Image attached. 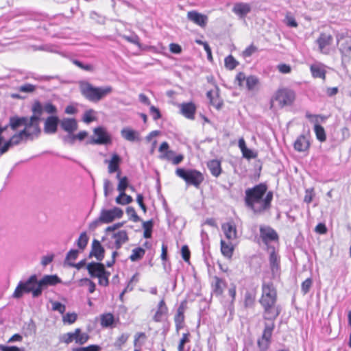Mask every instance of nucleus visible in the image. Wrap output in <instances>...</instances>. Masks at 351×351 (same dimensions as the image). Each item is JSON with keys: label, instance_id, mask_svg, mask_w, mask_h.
I'll return each mask as SVG.
<instances>
[{"label": "nucleus", "instance_id": "f257e3e1", "mask_svg": "<svg viewBox=\"0 0 351 351\" xmlns=\"http://www.w3.org/2000/svg\"><path fill=\"white\" fill-rule=\"evenodd\" d=\"M273 192L267 191V186L261 183L245 190V203L254 214H262L271 208Z\"/></svg>", "mask_w": 351, "mask_h": 351}, {"label": "nucleus", "instance_id": "f03ea898", "mask_svg": "<svg viewBox=\"0 0 351 351\" xmlns=\"http://www.w3.org/2000/svg\"><path fill=\"white\" fill-rule=\"evenodd\" d=\"M277 292L271 282H263L262 295L259 300L264 309L263 317L267 320H274L280 314V308L276 304Z\"/></svg>", "mask_w": 351, "mask_h": 351}, {"label": "nucleus", "instance_id": "7ed1b4c3", "mask_svg": "<svg viewBox=\"0 0 351 351\" xmlns=\"http://www.w3.org/2000/svg\"><path fill=\"white\" fill-rule=\"evenodd\" d=\"M80 90L82 95L88 101L94 103L99 102L112 92L110 86H94L86 81L79 82Z\"/></svg>", "mask_w": 351, "mask_h": 351}, {"label": "nucleus", "instance_id": "20e7f679", "mask_svg": "<svg viewBox=\"0 0 351 351\" xmlns=\"http://www.w3.org/2000/svg\"><path fill=\"white\" fill-rule=\"evenodd\" d=\"M30 293L33 298H38L41 295V290L38 287V280L35 274L30 276L27 280H21L18 283L12 297L19 299L24 294Z\"/></svg>", "mask_w": 351, "mask_h": 351}, {"label": "nucleus", "instance_id": "39448f33", "mask_svg": "<svg viewBox=\"0 0 351 351\" xmlns=\"http://www.w3.org/2000/svg\"><path fill=\"white\" fill-rule=\"evenodd\" d=\"M295 99V93L291 88H278L271 99V108H283L291 106Z\"/></svg>", "mask_w": 351, "mask_h": 351}, {"label": "nucleus", "instance_id": "423d86ee", "mask_svg": "<svg viewBox=\"0 0 351 351\" xmlns=\"http://www.w3.org/2000/svg\"><path fill=\"white\" fill-rule=\"evenodd\" d=\"M176 174L182 178L188 185H193L196 188H199L202 182L204 181L203 174L195 169L185 170L178 168L176 171Z\"/></svg>", "mask_w": 351, "mask_h": 351}, {"label": "nucleus", "instance_id": "0eeeda50", "mask_svg": "<svg viewBox=\"0 0 351 351\" xmlns=\"http://www.w3.org/2000/svg\"><path fill=\"white\" fill-rule=\"evenodd\" d=\"M40 120L39 116L35 115L34 114H33L30 118H27V123L24 125L23 130H21L27 141H32L40 134Z\"/></svg>", "mask_w": 351, "mask_h": 351}, {"label": "nucleus", "instance_id": "6e6552de", "mask_svg": "<svg viewBox=\"0 0 351 351\" xmlns=\"http://www.w3.org/2000/svg\"><path fill=\"white\" fill-rule=\"evenodd\" d=\"M94 136L86 143L92 145H107L112 142L111 136L104 127L95 128L93 130Z\"/></svg>", "mask_w": 351, "mask_h": 351}, {"label": "nucleus", "instance_id": "1a4fd4ad", "mask_svg": "<svg viewBox=\"0 0 351 351\" xmlns=\"http://www.w3.org/2000/svg\"><path fill=\"white\" fill-rule=\"evenodd\" d=\"M275 324L274 322L265 323V327L263 335L260 339H258V346L262 351H265L269 347L271 343V339Z\"/></svg>", "mask_w": 351, "mask_h": 351}, {"label": "nucleus", "instance_id": "9d476101", "mask_svg": "<svg viewBox=\"0 0 351 351\" xmlns=\"http://www.w3.org/2000/svg\"><path fill=\"white\" fill-rule=\"evenodd\" d=\"M123 215V210L118 207L109 210L102 209L99 215V220L102 223H109L116 219L121 218Z\"/></svg>", "mask_w": 351, "mask_h": 351}, {"label": "nucleus", "instance_id": "9b49d317", "mask_svg": "<svg viewBox=\"0 0 351 351\" xmlns=\"http://www.w3.org/2000/svg\"><path fill=\"white\" fill-rule=\"evenodd\" d=\"M129 240L128 233L125 230H119L114 233L111 237L108 247L110 249L119 250Z\"/></svg>", "mask_w": 351, "mask_h": 351}, {"label": "nucleus", "instance_id": "f8f14e48", "mask_svg": "<svg viewBox=\"0 0 351 351\" xmlns=\"http://www.w3.org/2000/svg\"><path fill=\"white\" fill-rule=\"evenodd\" d=\"M32 111L33 114L39 116L40 119L43 111L50 114H54L57 113V108L51 102H47L43 105L39 101H35L32 104Z\"/></svg>", "mask_w": 351, "mask_h": 351}, {"label": "nucleus", "instance_id": "ddd939ff", "mask_svg": "<svg viewBox=\"0 0 351 351\" xmlns=\"http://www.w3.org/2000/svg\"><path fill=\"white\" fill-rule=\"evenodd\" d=\"M332 40L333 38L331 35L321 34L316 41L319 46V51L324 54H328L330 51Z\"/></svg>", "mask_w": 351, "mask_h": 351}, {"label": "nucleus", "instance_id": "4468645a", "mask_svg": "<svg viewBox=\"0 0 351 351\" xmlns=\"http://www.w3.org/2000/svg\"><path fill=\"white\" fill-rule=\"evenodd\" d=\"M187 18L189 21L200 26L201 27H206L208 20L206 15L199 13L195 10L188 12Z\"/></svg>", "mask_w": 351, "mask_h": 351}, {"label": "nucleus", "instance_id": "2eb2a0df", "mask_svg": "<svg viewBox=\"0 0 351 351\" xmlns=\"http://www.w3.org/2000/svg\"><path fill=\"white\" fill-rule=\"evenodd\" d=\"M221 229L228 240L234 241L237 239V227L233 221L223 223Z\"/></svg>", "mask_w": 351, "mask_h": 351}, {"label": "nucleus", "instance_id": "dca6fc26", "mask_svg": "<svg viewBox=\"0 0 351 351\" xmlns=\"http://www.w3.org/2000/svg\"><path fill=\"white\" fill-rule=\"evenodd\" d=\"M86 269L92 278L100 277L106 271L104 265L101 263L91 262L86 265Z\"/></svg>", "mask_w": 351, "mask_h": 351}, {"label": "nucleus", "instance_id": "f3484780", "mask_svg": "<svg viewBox=\"0 0 351 351\" xmlns=\"http://www.w3.org/2000/svg\"><path fill=\"white\" fill-rule=\"evenodd\" d=\"M61 280L56 275H45L38 280V287L41 290L46 289L49 286H55L60 283Z\"/></svg>", "mask_w": 351, "mask_h": 351}, {"label": "nucleus", "instance_id": "a211bd4d", "mask_svg": "<svg viewBox=\"0 0 351 351\" xmlns=\"http://www.w3.org/2000/svg\"><path fill=\"white\" fill-rule=\"evenodd\" d=\"M60 126L64 131L71 134L77 130L78 124L74 118H63L60 121Z\"/></svg>", "mask_w": 351, "mask_h": 351}, {"label": "nucleus", "instance_id": "6ab92c4d", "mask_svg": "<svg viewBox=\"0 0 351 351\" xmlns=\"http://www.w3.org/2000/svg\"><path fill=\"white\" fill-rule=\"evenodd\" d=\"M269 265L272 272L273 278L278 277L280 275V257L274 249L270 252Z\"/></svg>", "mask_w": 351, "mask_h": 351}, {"label": "nucleus", "instance_id": "aec40b11", "mask_svg": "<svg viewBox=\"0 0 351 351\" xmlns=\"http://www.w3.org/2000/svg\"><path fill=\"white\" fill-rule=\"evenodd\" d=\"M181 114L189 119H194L196 106L193 102L182 103L179 106Z\"/></svg>", "mask_w": 351, "mask_h": 351}, {"label": "nucleus", "instance_id": "412c9836", "mask_svg": "<svg viewBox=\"0 0 351 351\" xmlns=\"http://www.w3.org/2000/svg\"><path fill=\"white\" fill-rule=\"evenodd\" d=\"M60 123V121L58 117L56 116H49L48 117L45 121L44 125V132L46 134H54L57 131L58 125Z\"/></svg>", "mask_w": 351, "mask_h": 351}, {"label": "nucleus", "instance_id": "4be33fe9", "mask_svg": "<svg viewBox=\"0 0 351 351\" xmlns=\"http://www.w3.org/2000/svg\"><path fill=\"white\" fill-rule=\"evenodd\" d=\"M121 136L130 142H138L141 141L140 133L130 128L126 127L121 130Z\"/></svg>", "mask_w": 351, "mask_h": 351}, {"label": "nucleus", "instance_id": "5701e85b", "mask_svg": "<svg viewBox=\"0 0 351 351\" xmlns=\"http://www.w3.org/2000/svg\"><path fill=\"white\" fill-rule=\"evenodd\" d=\"M232 12L240 18H244L251 12V6L247 3H237L233 6Z\"/></svg>", "mask_w": 351, "mask_h": 351}, {"label": "nucleus", "instance_id": "b1692460", "mask_svg": "<svg viewBox=\"0 0 351 351\" xmlns=\"http://www.w3.org/2000/svg\"><path fill=\"white\" fill-rule=\"evenodd\" d=\"M261 237L263 241H272L278 239L277 233L274 230L268 226L260 228Z\"/></svg>", "mask_w": 351, "mask_h": 351}, {"label": "nucleus", "instance_id": "393cba45", "mask_svg": "<svg viewBox=\"0 0 351 351\" xmlns=\"http://www.w3.org/2000/svg\"><path fill=\"white\" fill-rule=\"evenodd\" d=\"M121 162V157L117 154H113L110 160H106L105 162L108 164V171L109 173H113L118 171Z\"/></svg>", "mask_w": 351, "mask_h": 351}, {"label": "nucleus", "instance_id": "a878e982", "mask_svg": "<svg viewBox=\"0 0 351 351\" xmlns=\"http://www.w3.org/2000/svg\"><path fill=\"white\" fill-rule=\"evenodd\" d=\"M104 249L100 242L94 239L92 243L90 256H95L98 261H101L104 258Z\"/></svg>", "mask_w": 351, "mask_h": 351}, {"label": "nucleus", "instance_id": "bb28decb", "mask_svg": "<svg viewBox=\"0 0 351 351\" xmlns=\"http://www.w3.org/2000/svg\"><path fill=\"white\" fill-rule=\"evenodd\" d=\"M176 330L177 333L184 328V308L180 305L177 309L176 314L174 317Z\"/></svg>", "mask_w": 351, "mask_h": 351}, {"label": "nucleus", "instance_id": "cd10ccee", "mask_svg": "<svg viewBox=\"0 0 351 351\" xmlns=\"http://www.w3.org/2000/svg\"><path fill=\"white\" fill-rule=\"evenodd\" d=\"M309 146V141L304 135L298 136L294 143V149L300 152L306 151Z\"/></svg>", "mask_w": 351, "mask_h": 351}, {"label": "nucleus", "instance_id": "c85d7f7f", "mask_svg": "<svg viewBox=\"0 0 351 351\" xmlns=\"http://www.w3.org/2000/svg\"><path fill=\"white\" fill-rule=\"evenodd\" d=\"M27 117H11L9 120V124L7 125L8 128H10L13 131L16 130L20 127L23 126L27 123Z\"/></svg>", "mask_w": 351, "mask_h": 351}, {"label": "nucleus", "instance_id": "c756f323", "mask_svg": "<svg viewBox=\"0 0 351 351\" xmlns=\"http://www.w3.org/2000/svg\"><path fill=\"white\" fill-rule=\"evenodd\" d=\"M158 150L161 153L160 159L171 161L174 152L169 149V144L167 142L162 143Z\"/></svg>", "mask_w": 351, "mask_h": 351}, {"label": "nucleus", "instance_id": "7c9ffc66", "mask_svg": "<svg viewBox=\"0 0 351 351\" xmlns=\"http://www.w3.org/2000/svg\"><path fill=\"white\" fill-rule=\"evenodd\" d=\"M310 69L313 77L325 79L326 71L322 64H313L311 66Z\"/></svg>", "mask_w": 351, "mask_h": 351}, {"label": "nucleus", "instance_id": "2f4dec72", "mask_svg": "<svg viewBox=\"0 0 351 351\" xmlns=\"http://www.w3.org/2000/svg\"><path fill=\"white\" fill-rule=\"evenodd\" d=\"M233 241H225L223 240L221 241V251L222 254L227 257L231 258L234 251V245L232 244Z\"/></svg>", "mask_w": 351, "mask_h": 351}, {"label": "nucleus", "instance_id": "473e14b6", "mask_svg": "<svg viewBox=\"0 0 351 351\" xmlns=\"http://www.w3.org/2000/svg\"><path fill=\"white\" fill-rule=\"evenodd\" d=\"M211 174L215 177H218L221 173V162L217 160H212L207 164Z\"/></svg>", "mask_w": 351, "mask_h": 351}, {"label": "nucleus", "instance_id": "72a5a7b5", "mask_svg": "<svg viewBox=\"0 0 351 351\" xmlns=\"http://www.w3.org/2000/svg\"><path fill=\"white\" fill-rule=\"evenodd\" d=\"M79 332H80V329L76 328L73 332L64 333L60 337V341L66 344H69L73 341L76 343L77 335Z\"/></svg>", "mask_w": 351, "mask_h": 351}, {"label": "nucleus", "instance_id": "f704fd0d", "mask_svg": "<svg viewBox=\"0 0 351 351\" xmlns=\"http://www.w3.org/2000/svg\"><path fill=\"white\" fill-rule=\"evenodd\" d=\"M256 299V293L254 291H247L244 295L243 304L245 308L254 306Z\"/></svg>", "mask_w": 351, "mask_h": 351}, {"label": "nucleus", "instance_id": "c9c22d12", "mask_svg": "<svg viewBox=\"0 0 351 351\" xmlns=\"http://www.w3.org/2000/svg\"><path fill=\"white\" fill-rule=\"evenodd\" d=\"M224 282L222 279L215 276L213 284V291L217 295H220L223 293V287Z\"/></svg>", "mask_w": 351, "mask_h": 351}, {"label": "nucleus", "instance_id": "e433bc0d", "mask_svg": "<svg viewBox=\"0 0 351 351\" xmlns=\"http://www.w3.org/2000/svg\"><path fill=\"white\" fill-rule=\"evenodd\" d=\"M145 250L141 247H136L132 250V254L130 256V259L132 262H136L141 260L145 255Z\"/></svg>", "mask_w": 351, "mask_h": 351}, {"label": "nucleus", "instance_id": "4c0bfd02", "mask_svg": "<svg viewBox=\"0 0 351 351\" xmlns=\"http://www.w3.org/2000/svg\"><path fill=\"white\" fill-rule=\"evenodd\" d=\"M114 316L112 313H108L101 316V325L103 327L111 326L114 322Z\"/></svg>", "mask_w": 351, "mask_h": 351}, {"label": "nucleus", "instance_id": "58836bf2", "mask_svg": "<svg viewBox=\"0 0 351 351\" xmlns=\"http://www.w3.org/2000/svg\"><path fill=\"white\" fill-rule=\"evenodd\" d=\"M314 131L316 134L317 138L319 141L324 142L326 141V136L325 130L322 125H320L319 123L315 124Z\"/></svg>", "mask_w": 351, "mask_h": 351}, {"label": "nucleus", "instance_id": "ea45409f", "mask_svg": "<svg viewBox=\"0 0 351 351\" xmlns=\"http://www.w3.org/2000/svg\"><path fill=\"white\" fill-rule=\"evenodd\" d=\"M133 199L131 196L128 195L125 193H119V196L116 198V202L118 204L126 205L131 203Z\"/></svg>", "mask_w": 351, "mask_h": 351}, {"label": "nucleus", "instance_id": "a19ab883", "mask_svg": "<svg viewBox=\"0 0 351 351\" xmlns=\"http://www.w3.org/2000/svg\"><path fill=\"white\" fill-rule=\"evenodd\" d=\"M9 140L13 146L18 145L22 142L27 141L21 131L13 134Z\"/></svg>", "mask_w": 351, "mask_h": 351}, {"label": "nucleus", "instance_id": "79ce46f5", "mask_svg": "<svg viewBox=\"0 0 351 351\" xmlns=\"http://www.w3.org/2000/svg\"><path fill=\"white\" fill-rule=\"evenodd\" d=\"M88 242V237L87 236V234L85 232H84L80 234L78 239L76 241V243H77V247L80 250H83L86 247Z\"/></svg>", "mask_w": 351, "mask_h": 351}, {"label": "nucleus", "instance_id": "37998d69", "mask_svg": "<svg viewBox=\"0 0 351 351\" xmlns=\"http://www.w3.org/2000/svg\"><path fill=\"white\" fill-rule=\"evenodd\" d=\"M226 67L229 70H233L239 64V62L232 55H229L224 60Z\"/></svg>", "mask_w": 351, "mask_h": 351}, {"label": "nucleus", "instance_id": "c03bdc74", "mask_svg": "<svg viewBox=\"0 0 351 351\" xmlns=\"http://www.w3.org/2000/svg\"><path fill=\"white\" fill-rule=\"evenodd\" d=\"M143 228L144 229V233H143L144 237L146 239L150 238L152 237V221L143 222Z\"/></svg>", "mask_w": 351, "mask_h": 351}, {"label": "nucleus", "instance_id": "a18cd8bd", "mask_svg": "<svg viewBox=\"0 0 351 351\" xmlns=\"http://www.w3.org/2000/svg\"><path fill=\"white\" fill-rule=\"evenodd\" d=\"M246 86L248 90H253L258 82L257 77L250 75L246 78Z\"/></svg>", "mask_w": 351, "mask_h": 351}, {"label": "nucleus", "instance_id": "49530a36", "mask_svg": "<svg viewBox=\"0 0 351 351\" xmlns=\"http://www.w3.org/2000/svg\"><path fill=\"white\" fill-rule=\"evenodd\" d=\"M77 315L75 313H68L62 317V321L64 323H66L69 324H73L77 319Z\"/></svg>", "mask_w": 351, "mask_h": 351}, {"label": "nucleus", "instance_id": "de8ad7c7", "mask_svg": "<svg viewBox=\"0 0 351 351\" xmlns=\"http://www.w3.org/2000/svg\"><path fill=\"white\" fill-rule=\"evenodd\" d=\"M257 51L258 48L255 45L252 44L242 52V56L245 58H249Z\"/></svg>", "mask_w": 351, "mask_h": 351}, {"label": "nucleus", "instance_id": "09e8293b", "mask_svg": "<svg viewBox=\"0 0 351 351\" xmlns=\"http://www.w3.org/2000/svg\"><path fill=\"white\" fill-rule=\"evenodd\" d=\"M128 186V178L126 176H124L120 178V180L117 186V190L119 191V193H124Z\"/></svg>", "mask_w": 351, "mask_h": 351}, {"label": "nucleus", "instance_id": "8fccbe9b", "mask_svg": "<svg viewBox=\"0 0 351 351\" xmlns=\"http://www.w3.org/2000/svg\"><path fill=\"white\" fill-rule=\"evenodd\" d=\"M88 339V335L86 332H82L80 330V332H77L76 343L79 345H83L87 342Z\"/></svg>", "mask_w": 351, "mask_h": 351}, {"label": "nucleus", "instance_id": "3c124183", "mask_svg": "<svg viewBox=\"0 0 351 351\" xmlns=\"http://www.w3.org/2000/svg\"><path fill=\"white\" fill-rule=\"evenodd\" d=\"M101 348L98 345H90L86 347L73 348L71 351H101Z\"/></svg>", "mask_w": 351, "mask_h": 351}, {"label": "nucleus", "instance_id": "603ef678", "mask_svg": "<svg viewBox=\"0 0 351 351\" xmlns=\"http://www.w3.org/2000/svg\"><path fill=\"white\" fill-rule=\"evenodd\" d=\"M126 213L134 222H138L140 220L139 217L137 215L135 209L132 206H128L126 208Z\"/></svg>", "mask_w": 351, "mask_h": 351}, {"label": "nucleus", "instance_id": "864d4df0", "mask_svg": "<svg viewBox=\"0 0 351 351\" xmlns=\"http://www.w3.org/2000/svg\"><path fill=\"white\" fill-rule=\"evenodd\" d=\"M129 338V335L128 334H122L116 339L114 342V346L121 348L122 346L128 341Z\"/></svg>", "mask_w": 351, "mask_h": 351}, {"label": "nucleus", "instance_id": "5fc2aeb1", "mask_svg": "<svg viewBox=\"0 0 351 351\" xmlns=\"http://www.w3.org/2000/svg\"><path fill=\"white\" fill-rule=\"evenodd\" d=\"M72 62L75 66H78L81 69H83V70H85L87 71H93L94 69V67L93 65L84 64L82 62H80L77 60H73Z\"/></svg>", "mask_w": 351, "mask_h": 351}, {"label": "nucleus", "instance_id": "6e6d98bb", "mask_svg": "<svg viewBox=\"0 0 351 351\" xmlns=\"http://www.w3.org/2000/svg\"><path fill=\"white\" fill-rule=\"evenodd\" d=\"M94 111L93 110H89L86 111L83 116V121L86 123H90L95 119V117L93 116Z\"/></svg>", "mask_w": 351, "mask_h": 351}, {"label": "nucleus", "instance_id": "4d7b16f0", "mask_svg": "<svg viewBox=\"0 0 351 351\" xmlns=\"http://www.w3.org/2000/svg\"><path fill=\"white\" fill-rule=\"evenodd\" d=\"M110 276V272L106 271L104 274L100 275V277H97L99 279V284L101 286H107L108 285L109 281L108 278Z\"/></svg>", "mask_w": 351, "mask_h": 351}, {"label": "nucleus", "instance_id": "13d9d810", "mask_svg": "<svg viewBox=\"0 0 351 351\" xmlns=\"http://www.w3.org/2000/svg\"><path fill=\"white\" fill-rule=\"evenodd\" d=\"M52 310L58 311L60 313L63 314L66 310V307L60 302L55 301L52 302Z\"/></svg>", "mask_w": 351, "mask_h": 351}, {"label": "nucleus", "instance_id": "bf43d9fd", "mask_svg": "<svg viewBox=\"0 0 351 351\" xmlns=\"http://www.w3.org/2000/svg\"><path fill=\"white\" fill-rule=\"evenodd\" d=\"M35 89L36 86L31 84H25L19 87V90L23 93H32Z\"/></svg>", "mask_w": 351, "mask_h": 351}, {"label": "nucleus", "instance_id": "052dcab7", "mask_svg": "<svg viewBox=\"0 0 351 351\" xmlns=\"http://www.w3.org/2000/svg\"><path fill=\"white\" fill-rule=\"evenodd\" d=\"M167 313V311L163 310L161 308H158L155 315L153 317L154 320L156 322H160L162 321V318L164 315Z\"/></svg>", "mask_w": 351, "mask_h": 351}, {"label": "nucleus", "instance_id": "680f3d73", "mask_svg": "<svg viewBox=\"0 0 351 351\" xmlns=\"http://www.w3.org/2000/svg\"><path fill=\"white\" fill-rule=\"evenodd\" d=\"M123 38L129 43L140 46L139 38L136 34H132L131 36L124 35L123 36Z\"/></svg>", "mask_w": 351, "mask_h": 351}, {"label": "nucleus", "instance_id": "e2e57ef3", "mask_svg": "<svg viewBox=\"0 0 351 351\" xmlns=\"http://www.w3.org/2000/svg\"><path fill=\"white\" fill-rule=\"evenodd\" d=\"M150 114L154 120L156 121L161 117V114L158 108L154 106H151L149 108Z\"/></svg>", "mask_w": 351, "mask_h": 351}, {"label": "nucleus", "instance_id": "0e129e2a", "mask_svg": "<svg viewBox=\"0 0 351 351\" xmlns=\"http://www.w3.org/2000/svg\"><path fill=\"white\" fill-rule=\"evenodd\" d=\"M146 335L144 332H138L134 336V346H141L143 342H141V339L145 340Z\"/></svg>", "mask_w": 351, "mask_h": 351}, {"label": "nucleus", "instance_id": "69168bd1", "mask_svg": "<svg viewBox=\"0 0 351 351\" xmlns=\"http://www.w3.org/2000/svg\"><path fill=\"white\" fill-rule=\"evenodd\" d=\"M243 156L247 160L254 159L257 157V154L253 150L247 148L242 152Z\"/></svg>", "mask_w": 351, "mask_h": 351}, {"label": "nucleus", "instance_id": "338daca9", "mask_svg": "<svg viewBox=\"0 0 351 351\" xmlns=\"http://www.w3.org/2000/svg\"><path fill=\"white\" fill-rule=\"evenodd\" d=\"M311 285H312V280H311V278H307L302 284V287H301L302 291L304 294L307 293L308 292Z\"/></svg>", "mask_w": 351, "mask_h": 351}, {"label": "nucleus", "instance_id": "774afa93", "mask_svg": "<svg viewBox=\"0 0 351 351\" xmlns=\"http://www.w3.org/2000/svg\"><path fill=\"white\" fill-rule=\"evenodd\" d=\"M314 195H314L313 189H306V191H305V195H304V201L306 203L309 204L310 202H312Z\"/></svg>", "mask_w": 351, "mask_h": 351}]
</instances>
